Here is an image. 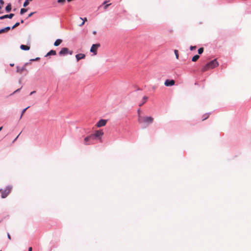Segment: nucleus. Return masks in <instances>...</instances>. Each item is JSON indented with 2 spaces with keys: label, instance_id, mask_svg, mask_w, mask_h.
Instances as JSON below:
<instances>
[{
  "label": "nucleus",
  "instance_id": "nucleus-1",
  "mask_svg": "<svg viewBox=\"0 0 251 251\" xmlns=\"http://www.w3.org/2000/svg\"><path fill=\"white\" fill-rule=\"evenodd\" d=\"M219 63L217 62L216 59H214L210 61L209 63H207L205 66H204L201 68V71L202 72H205L210 69H214L217 66H218Z\"/></svg>",
  "mask_w": 251,
  "mask_h": 251
},
{
  "label": "nucleus",
  "instance_id": "nucleus-2",
  "mask_svg": "<svg viewBox=\"0 0 251 251\" xmlns=\"http://www.w3.org/2000/svg\"><path fill=\"white\" fill-rule=\"evenodd\" d=\"M154 121V119L151 116L142 117L139 115L138 117V121L140 124L146 123L148 124H151Z\"/></svg>",
  "mask_w": 251,
  "mask_h": 251
},
{
  "label": "nucleus",
  "instance_id": "nucleus-3",
  "mask_svg": "<svg viewBox=\"0 0 251 251\" xmlns=\"http://www.w3.org/2000/svg\"><path fill=\"white\" fill-rule=\"evenodd\" d=\"M103 132L102 130H96L94 134H91L90 135L92 139L95 138L98 139L100 140V142H101V137L103 136Z\"/></svg>",
  "mask_w": 251,
  "mask_h": 251
},
{
  "label": "nucleus",
  "instance_id": "nucleus-4",
  "mask_svg": "<svg viewBox=\"0 0 251 251\" xmlns=\"http://www.w3.org/2000/svg\"><path fill=\"white\" fill-rule=\"evenodd\" d=\"M12 187L10 186L6 187L4 189H0V193L2 198H5L10 193Z\"/></svg>",
  "mask_w": 251,
  "mask_h": 251
},
{
  "label": "nucleus",
  "instance_id": "nucleus-5",
  "mask_svg": "<svg viewBox=\"0 0 251 251\" xmlns=\"http://www.w3.org/2000/svg\"><path fill=\"white\" fill-rule=\"evenodd\" d=\"M73 51L72 50H70L67 48H63L61 49L60 51L59 52V55L60 56H64L68 54H70V55L73 54Z\"/></svg>",
  "mask_w": 251,
  "mask_h": 251
},
{
  "label": "nucleus",
  "instance_id": "nucleus-6",
  "mask_svg": "<svg viewBox=\"0 0 251 251\" xmlns=\"http://www.w3.org/2000/svg\"><path fill=\"white\" fill-rule=\"evenodd\" d=\"M100 47V44H93L90 49V51L93 52L94 55H96L97 54V50Z\"/></svg>",
  "mask_w": 251,
  "mask_h": 251
},
{
  "label": "nucleus",
  "instance_id": "nucleus-7",
  "mask_svg": "<svg viewBox=\"0 0 251 251\" xmlns=\"http://www.w3.org/2000/svg\"><path fill=\"white\" fill-rule=\"evenodd\" d=\"M107 123V120L104 119H101L97 123L96 126L98 127H100L104 126Z\"/></svg>",
  "mask_w": 251,
  "mask_h": 251
},
{
  "label": "nucleus",
  "instance_id": "nucleus-8",
  "mask_svg": "<svg viewBox=\"0 0 251 251\" xmlns=\"http://www.w3.org/2000/svg\"><path fill=\"white\" fill-rule=\"evenodd\" d=\"M92 139V137H91V135H89L87 137H86L84 139V144L85 145H89L92 144L91 142V140Z\"/></svg>",
  "mask_w": 251,
  "mask_h": 251
},
{
  "label": "nucleus",
  "instance_id": "nucleus-9",
  "mask_svg": "<svg viewBox=\"0 0 251 251\" xmlns=\"http://www.w3.org/2000/svg\"><path fill=\"white\" fill-rule=\"evenodd\" d=\"M175 83V81L174 80H169L167 79L165 81L164 84L166 86H173Z\"/></svg>",
  "mask_w": 251,
  "mask_h": 251
},
{
  "label": "nucleus",
  "instance_id": "nucleus-10",
  "mask_svg": "<svg viewBox=\"0 0 251 251\" xmlns=\"http://www.w3.org/2000/svg\"><path fill=\"white\" fill-rule=\"evenodd\" d=\"M26 64H25L23 67H20L19 66L17 67V72L19 74H22L24 71L26 70Z\"/></svg>",
  "mask_w": 251,
  "mask_h": 251
},
{
  "label": "nucleus",
  "instance_id": "nucleus-11",
  "mask_svg": "<svg viewBox=\"0 0 251 251\" xmlns=\"http://www.w3.org/2000/svg\"><path fill=\"white\" fill-rule=\"evenodd\" d=\"M75 57L77 61H79L81 59H84L85 55L84 53H79L75 55Z\"/></svg>",
  "mask_w": 251,
  "mask_h": 251
},
{
  "label": "nucleus",
  "instance_id": "nucleus-12",
  "mask_svg": "<svg viewBox=\"0 0 251 251\" xmlns=\"http://www.w3.org/2000/svg\"><path fill=\"white\" fill-rule=\"evenodd\" d=\"M14 14H12V13H11V14H10L9 15H5L0 16V20H3V19H5V18L11 19L14 16Z\"/></svg>",
  "mask_w": 251,
  "mask_h": 251
},
{
  "label": "nucleus",
  "instance_id": "nucleus-13",
  "mask_svg": "<svg viewBox=\"0 0 251 251\" xmlns=\"http://www.w3.org/2000/svg\"><path fill=\"white\" fill-rule=\"evenodd\" d=\"M56 51L54 50H51L47 54L45 55L46 57L50 56V55H56Z\"/></svg>",
  "mask_w": 251,
  "mask_h": 251
},
{
  "label": "nucleus",
  "instance_id": "nucleus-14",
  "mask_svg": "<svg viewBox=\"0 0 251 251\" xmlns=\"http://www.w3.org/2000/svg\"><path fill=\"white\" fill-rule=\"evenodd\" d=\"M20 48L22 50H28L30 49V47L25 45H21Z\"/></svg>",
  "mask_w": 251,
  "mask_h": 251
},
{
  "label": "nucleus",
  "instance_id": "nucleus-15",
  "mask_svg": "<svg viewBox=\"0 0 251 251\" xmlns=\"http://www.w3.org/2000/svg\"><path fill=\"white\" fill-rule=\"evenodd\" d=\"M10 29V27L9 26H7L4 28L0 29V34L4 33V32H6L8 31Z\"/></svg>",
  "mask_w": 251,
  "mask_h": 251
},
{
  "label": "nucleus",
  "instance_id": "nucleus-16",
  "mask_svg": "<svg viewBox=\"0 0 251 251\" xmlns=\"http://www.w3.org/2000/svg\"><path fill=\"white\" fill-rule=\"evenodd\" d=\"M62 42V40L61 39H57L55 42L54 43V46H59Z\"/></svg>",
  "mask_w": 251,
  "mask_h": 251
},
{
  "label": "nucleus",
  "instance_id": "nucleus-17",
  "mask_svg": "<svg viewBox=\"0 0 251 251\" xmlns=\"http://www.w3.org/2000/svg\"><path fill=\"white\" fill-rule=\"evenodd\" d=\"M148 99V97H147V96H144L143 98V100H142V103L139 104V106H142L146 102L147 100Z\"/></svg>",
  "mask_w": 251,
  "mask_h": 251
},
{
  "label": "nucleus",
  "instance_id": "nucleus-18",
  "mask_svg": "<svg viewBox=\"0 0 251 251\" xmlns=\"http://www.w3.org/2000/svg\"><path fill=\"white\" fill-rule=\"evenodd\" d=\"M199 58L200 56L199 55H195L193 57L192 61L193 62H196L199 59Z\"/></svg>",
  "mask_w": 251,
  "mask_h": 251
},
{
  "label": "nucleus",
  "instance_id": "nucleus-19",
  "mask_svg": "<svg viewBox=\"0 0 251 251\" xmlns=\"http://www.w3.org/2000/svg\"><path fill=\"white\" fill-rule=\"evenodd\" d=\"M11 10V4H8L6 7H5V10L7 11V12H9Z\"/></svg>",
  "mask_w": 251,
  "mask_h": 251
},
{
  "label": "nucleus",
  "instance_id": "nucleus-20",
  "mask_svg": "<svg viewBox=\"0 0 251 251\" xmlns=\"http://www.w3.org/2000/svg\"><path fill=\"white\" fill-rule=\"evenodd\" d=\"M209 114L208 113H206V114H204L202 117V120L204 121V120L207 119L209 117Z\"/></svg>",
  "mask_w": 251,
  "mask_h": 251
},
{
  "label": "nucleus",
  "instance_id": "nucleus-21",
  "mask_svg": "<svg viewBox=\"0 0 251 251\" xmlns=\"http://www.w3.org/2000/svg\"><path fill=\"white\" fill-rule=\"evenodd\" d=\"M32 0H26L25 2L24 3L23 6L24 7L27 6L29 4V1H31Z\"/></svg>",
  "mask_w": 251,
  "mask_h": 251
},
{
  "label": "nucleus",
  "instance_id": "nucleus-22",
  "mask_svg": "<svg viewBox=\"0 0 251 251\" xmlns=\"http://www.w3.org/2000/svg\"><path fill=\"white\" fill-rule=\"evenodd\" d=\"M27 11V9L25 8H22L20 10V14L21 15H23Z\"/></svg>",
  "mask_w": 251,
  "mask_h": 251
},
{
  "label": "nucleus",
  "instance_id": "nucleus-23",
  "mask_svg": "<svg viewBox=\"0 0 251 251\" xmlns=\"http://www.w3.org/2000/svg\"><path fill=\"white\" fill-rule=\"evenodd\" d=\"M174 52H175V55H176V58L177 59H178V57H179V54H178V50H174Z\"/></svg>",
  "mask_w": 251,
  "mask_h": 251
},
{
  "label": "nucleus",
  "instance_id": "nucleus-24",
  "mask_svg": "<svg viewBox=\"0 0 251 251\" xmlns=\"http://www.w3.org/2000/svg\"><path fill=\"white\" fill-rule=\"evenodd\" d=\"M29 107V106H28L26 108L24 109L22 112V114H21V118H22V117L23 116V115H24V114L25 113V112L26 111V110Z\"/></svg>",
  "mask_w": 251,
  "mask_h": 251
},
{
  "label": "nucleus",
  "instance_id": "nucleus-25",
  "mask_svg": "<svg viewBox=\"0 0 251 251\" xmlns=\"http://www.w3.org/2000/svg\"><path fill=\"white\" fill-rule=\"evenodd\" d=\"M203 48H200L199 50H198V53L199 54H201L203 52Z\"/></svg>",
  "mask_w": 251,
  "mask_h": 251
},
{
  "label": "nucleus",
  "instance_id": "nucleus-26",
  "mask_svg": "<svg viewBox=\"0 0 251 251\" xmlns=\"http://www.w3.org/2000/svg\"><path fill=\"white\" fill-rule=\"evenodd\" d=\"M20 25V23L19 22H17L12 27V29H14L15 28H16V27H17L18 26H19Z\"/></svg>",
  "mask_w": 251,
  "mask_h": 251
},
{
  "label": "nucleus",
  "instance_id": "nucleus-27",
  "mask_svg": "<svg viewBox=\"0 0 251 251\" xmlns=\"http://www.w3.org/2000/svg\"><path fill=\"white\" fill-rule=\"evenodd\" d=\"M66 0H58L57 2L59 3L64 4Z\"/></svg>",
  "mask_w": 251,
  "mask_h": 251
},
{
  "label": "nucleus",
  "instance_id": "nucleus-28",
  "mask_svg": "<svg viewBox=\"0 0 251 251\" xmlns=\"http://www.w3.org/2000/svg\"><path fill=\"white\" fill-rule=\"evenodd\" d=\"M3 4H4L3 1L2 0H0V9H1Z\"/></svg>",
  "mask_w": 251,
  "mask_h": 251
},
{
  "label": "nucleus",
  "instance_id": "nucleus-29",
  "mask_svg": "<svg viewBox=\"0 0 251 251\" xmlns=\"http://www.w3.org/2000/svg\"><path fill=\"white\" fill-rule=\"evenodd\" d=\"M197 48V47L196 46H191L190 48V49L191 50H195Z\"/></svg>",
  "mask_w": 251,
  "mask_h": 251
},
{
  "label": "nucleus",
  "instance_id": "nucleus-30",
  "mask_svg": "<svg viewBox=\"0 0 251 251\" xmlns=\"http://www.w3.org/2000/svg\"><path fill=\"white\" fill-rule=\"evenodd\" d=\"M111 4V3H110V4H106V5H105V6H104V9L105 10H106V9L107 8V7H108L109 5H110Z\"/></svg>",
  "mask_w": 251,
  "mask_h": 251
},
{
  "label": "nucleus",
  "instance_id": "nucleus-31",
  "mask_svg": "<svg viewBox=\"0 0 251 251\" xmlns=\"http://www.w3.org/2000/svg\"><path fill=\"white\" fill-rule=\"evenodd\" d=\"M40 59V58L39 57H37L35 59H31L30 61H37V60H39Z\"/></svg>",
  "mask_w": 251,
  "mask_h": 251
},
{
  "label": "nucleus",
  "instance_id": "nucleus-32",
  "mask_svg": "<svg viewBox=\"0 0 251 251\" xmlns=\"http://www.w3.org/2000/svg\"><path fill=\"white\" fill-rule=\"evenodd\" d=\"M80 20H82L83 21H84V22H85V21H87V18H84V19H83V18H80Z\"/></svg>",
  "mask_w": 251,
  "mask_h": 251
},
{
  "label": "nucleus",
  "instance_id": "nucleus-33",
  "mask_svg": "<svg viewBox=\"0 0 251 251\" xmlns=\"http://www.w3.org/2000/svg\"><path fill=\"white\" fill-rule=\"evenodd\" d=\"M33 14H34V12H31V13H30L28 15V18H29V17H30L31 16H32L33 15Z\"/></svg>",
  "mask_w": 251,
  "mask_h": 251
},
{
  "label": "nucleus",
  "instance_id": "nucleus-34",
  "mask_svg": "<svg viewBox=\"0 0 251 251\" xmlns=\"http://www.w3.org/2000/svg\"><path fill=\"white\" fill-rule=\"evenodd\" d=\"M84 24V21L81 22V24L79 25L80 26H82Z\"/></svg>",
  "mask_w": 251,
  "mask_h": 251
},
{
  "label": "nucleus",
  "instance_id": "nucleus-35",
  "mask_svg": "<svg viewBox=\"0 0 251 251\" xmlns=\"http://www.w3.org/2000/svg\"><path fill=\"white\" fill-rule=\"evenodd\" d=\"M7 237L9 240L11 239V236L10 235V234L9 233L7 234Z\"/></svg>",
  "mask_w": 251,
  "mask_h": 251
},
{
  "label": "nucleus",
  "instance_id": "nucleus-36",
  "mask_svg": "<svg viewBox=\"0 0 251 251\" xmlns=\"http://www.w3.org/2000/svg\"><path fill=\"white\" fill-rule=\"evenodd\" d=\"M36 92V91H32L30 93V95H31L32 94H33L34 93H35Z\"/></svg>",
  "mask_w": 251,
  "mask_h": 251
},
{
  "label": "nucleus",
  "instance_id": "nucleus-37",
  "mask_svg": "<svg viewBox=\"0 0 251 251\" xmlns=\"http://www.w3.org/2000/svg\"><path fill=\"white\" fill-rule=\"evenodd\" d=\"M32 247H29L28 248V251H32Z\"/></svg>",
  "mask_w": 251,
  "mask_h": 251
},
{
  "label": "nucleus",
  "instance_id": "nucleus-38",
  "mask_svg": "<svg viewBox=\"0 0 251 251\" xmlns=\"http://www.w3.org/2000/svg\"><path fill=\"white\" fill-rule=\"evenodd\" d=\"M20 89H18L16 90V91H15L14 92V93H16V92H18V91L20 90Z\"/></svg>",
  "mask_w": 251,
  "mask_h": 251
},
{
  "label": "nucleus",
  "instance_id": "nucleus-39",
  "mask_svg": "<svg viewBox=\"0 0 251 251\" xmlns=\"http://www.w3.org/2000/svg\"><path fill=\"white\" fill-rule=\"evenodd\" d=\"M137 112H138V115H140V113H141V111H140V109H139V110H138V111H137Z\"/></svg>",
  "mask_w": 251,
  "mask_h": 251
},
{
  "label": "nucleus",
  "instance_id": "nucleus-40",
  "mask_svg": "<svg viewBox=\"0 0 251 251\" xmlns=\"http://www.w3.org/2000/svg\"><path fill=\"white\" fill-rule=\"evenodd\" d=\"M10 66H11V67H13L14 66V63H10Z\"/></svg>",
  "mask_w": 251,
  "mask_h": 251
},
{
  "label": "nucleus",
  "instance_id": "nucleus-41",
  "mask_svg": "<svg viewBox=\"0 0 251 251\" xmlns=\"http://www.w3.org/2000/svg\"><path fill=\"white\" fill-rule=\"evenodd\" d=\"M18 137H19V135H18V136L16 137V138H15V139H14V141H13V142H15V141L17 139V138H18Z\"/></svg>",
  "mask_w": 251,
  "mask_h": 251
},
{
  "label": "nucleus",
  "instance_id": "nucleus-42",
  "mask_svg": "<svg viewBox=\"0 0 251 251\" xmlns=\"http://www.w3.org/2000/svg\"><path fill=\"white\" fill-rule=\"evenodd\" d=\"M93 34L95 35L97 33V32L96 31H93Z\"/></svg>",
  "mask_w": 251,
  "mask_h": 251
},
{
  "label": "nucleus",
  "instance_id": "nucleus-43",
  "mask_svg": "<svg viewBox=\"0 0 251 251\" xmlns=\"http://www.w3.org/2000/svg\"><path fill=\"white\" fill-rule=\"evenodd\" d=\"M107 1H105L102 4L103 5H105Z\"/></svg>",
  "mask_w": 251,
  "mask_h": 251
},
{
  "label": "nucleus",
  "instance_id": "nucleus-44",
  "mask_svg": "<svg viewBox=\"0 0 251 251\" xmlns=\"http://www.w3.org/2000/svg\"><path fill=\"white\" fill-rule=\"evenodd\" d=\"M24 22V20H21V23H23Z\"/></svg>",
  "mask_w": 251,
  "mask_h": 251
},
{
  "label": "nucleus",
  "instance_id": "nucleus-45",
  "mask_svg": "<svg viewBox=\"0 0 251 251\" xmlns=\"http://www.w3.org/2000/svg\"><path fill=\"white\" fill-rule=\"evenodd\" d=\"M2 126L0 127V131L2 130Z\"/></svg>",
  "mask_w": 251,
  "mask_h": 251
}]
</instances>
